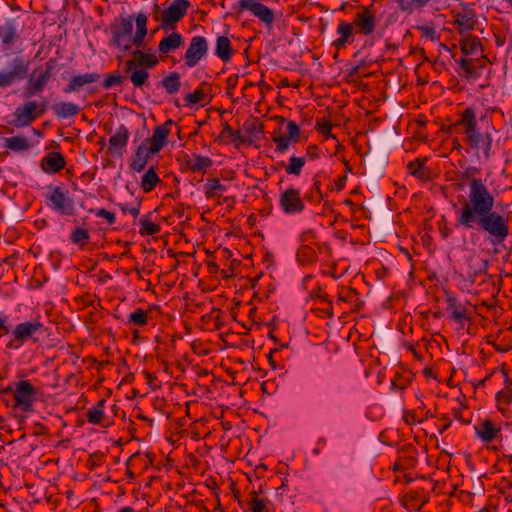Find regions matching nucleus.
Listing matches in <instances>:
<instances>
[{
	"label": "nucleus",
	"instance_id": "f257e3e1",
	"mask_svg": "<svg viewBox=\"0 0 512 512\" xmlns=\"http://www.w3.org/2000/svg\"><path fill=\"white\" fill-rule=\"evenodd\" d=\"M494 193L470 204L455 206L458 227L480 232L484 240L498 253L511 234L510 215L495 209Z\"/></svg>",
	"mask_w": 512,
	"mask_h": 512
},
{
	"label": "nucleus",
	"instance_id": "f03ea898",
	"mask_svg": "<svg viewBox=\"0 0 512 512\" xmlns=\"http://www.w3.org/2000/svg\"><path fill=\"white\" fill-rule=\"evenodd\" d=\"M147 16L139 13L135 18L136 32L133 34V17L120 16L110 24V40L109 44L115 49L128 52L132 46L142 48L144 46L145 37L148 33Z\"/></svg>",
	"mask_w": 512,
	"mask_h": 512
},
{
	"label": "nucleus",
	"instance_id": "7ed1b4c3",
	"mask_svg": "<svg viewBox=\"0 0 512 512\" xmlns=\"http://www.w3.org/2000/svg\"><path fill=\"white\" fill-rule=\"evenodd\" d=\"M464 135V143L476 152L478 158L488 160L491 157L492 135L489 131H482L478 126L476 113L473 107H467L454 124Z\"/></svg>",
	"mask_w": 512,
	"mask_h": 512
},
{
	"label": "nucleus",
	"instance_id": "20e7f679",
	"mask_svg": "<svg viewBox=\"0 0 512 512\" xmlns=\"http://www.w3.org/2000/svg\"><path fill=\"white\" fill-rule=\"evenodd\" d=\"M459 47L464 57H461L456 62L463 70L464 77L473 78L476 69L474 62L480 59H483L484 62L488 61L484 55L481 41L473 34L464 35L459 40Z\"/></svg>",
	"mask_w": 512,
	"mask_h": 512
},
{
	"label": "nucleus",
	"instance_id": "39448f33",
	"mask_svg": "<svg viewBox=\"0 0 512 512\" xmlns=\"http://www.w3.org/2000/svg\"><path fill=\"white\" fill-rule=\"evenodd\" d=\"M480 174L481 168L476 166H467L461 172L459 180L462 184H468V192L467 196L460 202V205L470 204L493 193L485 181L479 177Z\"/></svg>",
	"mask_w": 512,
	"mask_h": 512
},
{
	"label": "nucleus",
	"instance_id": "423d86ee",
	"mask_svg": "<svg viewBox=\"0 0 512 512\" xmlns=\"http://www.w3.org/2000/svg\"><path fill=\"white\" fill-rule=\"evenodd\" d=\"M45 332L44 324L38 320L25 321L18 323L11 331V339L7 343L8 349H19L27 341L37 342V335H42Z\"/></svg>",
	"mask_w": 512,
	"mask_h": 512
},
{
	"label": "nucleus",
	"instance_id": "0eeeda50",
	"mask_svg": "<svg viewBox=\"0 0 512 512\" xmlns=\"http://www.w3.org/2000/svg\"><path fill=\"white\" fill-rule=\"evenodd\" d=\"M450 16L451 24L460 36L472 34L478 25V16L468 3H460L458 8L451 10Z\"/></svg>",
	"mask_w": 512,
	"mask_h": 512
},
{
	"label": "nucleus",
	"instance_id": "6e6552de",
	"mask_svg": "<svg viewBox=\"0 0 512 512\" xmlns=\"http://www.w3.org/2000/svg\"><path fill=\"white\" fill-rule=\"evenodd\" d=\"M48 109V102L29 100L19 105L13 113V124L16 127L30 125L36 119L42 117Z\"/></svg>",
	"mask_w": 512,
	"mask_h": 512
},
{
	"label": "nucleus",
	"instance_id": "1a4fd4ad",
	"mask_svg": "<svg viewBox=\"0 0 512 512\" xmlns=\"http://www.w3.org/2000/svg\"><path fill=\"white\" fill-rule=\"evenodd\" d=\"M56 61L49 59L44 66L37 67L24 86L25 95L32 97L42 92L53 76Z\"/></svg>",
	"mask_w": 512,
	"mask_h": 512
},
{
	"label": "nucleus",
	"instance_id": "9d476101",
	"mask_svg": "<svg viewBox=\"0 0 512 512\" xmlns=\"http://www.w3.org/2000/svg\"><path fill=\"white\" fill-rule=\"evenodd\" d=\"M48 189L45 195L46 206L60 215L73 216L75 205L73 199L68 196V192L57 185L49 186Z\"/></svg>",
	"mask_w": 512,
	"mask_h": 512
},
{
	"label": "nucleus",
	"instance_id": "9b49d317",
	"mask_svg": "<svg viewBox=\"0 0 512 512\" xmlns=\"http://www.w3.org/2000/svg\"><path fill=\"white\" fill-rule=\"evenodd\" d=\"M36 397L37 389L28 380H20L15 383L13 389L14 408L22 412H31Z\"/></svg>",
	"mask_w": 512,
	"mask_h": 512
},
{
	"label": "nucleus",
	"instance_id": "f8f14e48",
	"mask_svg": "<svg viewBox=\"0 0 512 512\" xmlns=\"http://www.w3.org/2000/svg\"><path fill=\"white\" fill-rule=\"evenodd\" d=\"M146 52L140 48L131 52L132 59L125 61L124 72L128 75L130 81L135 87H142L148 82L149 72L146 69L139 67L140 61L143 59Z\"/></svg>",
	"mask_w": 512,
	"mask_h": 512
},
{
	"label": "nucleus",
	"instance_id": "ddd939ff",
	"mask_svg": "<svg viewBox=\"0 0 512 512\" xmlns=\"http://www.w3.org/2000/svg\"><path fill=\"white\" fill-rule=\"evenodd\" d=\"M353 27H356V32L364 36H371L377 27L376 12L372 6H361L355 13Z\"/></svg>",
	"mask_w": 512,
	"mask_h": 512
},
{
	"label": "nucleus",
	"instance_id": "4468645a",
	"mask_svg": "<svg viewBox=\"0 0 512 512\" xmlns=\"http://www.w3.org/2000/svg\"><path fill=\"white\" fill-rule=\"evenodd\" d=\"M190 7L188 0H173L172 3L162 12L161 27L165 30H173L187 13Z\"/></svg>",
	"mask_w": 512,
	"mask_h": 512
},
{
	"label": "nucleus",
	"instance_id": "2eb2a0df",
	"mask_svg": "<svg viewBox=\"0 0 512 512\" xmlns=\"http://www.w3.org/2000/svg\"><path fill=\"white\" fill-rule=\"evenodd\" d=\"M29 62L22 57H16L11 62L9 71H0V88H6L16 81L27 78Z\"/></svg>",
	"mask_w": 512,
	"mask_h": 512
},
{
	"label": "nucleus",
	"instance_id": "dca6fc26",
	"mask_svg": "<svg viewBox=\"0 0 512 512\" xmlns=\"http://www.w3.org/2000/svg\"><path fill=\"white\" fill-rule=\"evenodd\" d=\"M279 206L285 214H299L305 209V202L299 189L288 188L279 195Z\"/></svg>",
	"mask_w": 512,
	"mask_h": 512
},
{
	"label": "nucleus",
	"instance_id": "f3484780",
	"mask_svg": "<svg viewBox=\"0 0 512 512\" xmlns=\"http://www.w3.org/2000/svg\"><path fill=\"white\" fill-rule=\"evenodd\" d=\"M235 9L238 12H243L245 10L250 11L267 26H271L275 19L274 11L257 0H240L237 6H235Z\"/></svg>",
	"mask_w": 512,
	"mask_h": 512
},
{
	"label": "nucleus",
	"instance_id": "a211bd4d",
	"mask_svg": "<svg viewBox=\"0 0 512 512\" xmlns=\"http://www.w3.org/2000/svg\"><path fill=\"white\" fill-rule=\"evenodd\" d=\"M207 52L208 43L206 38L203 36L192 37L184 55L185 65L189 68L195 67L206 56Z\"/></svg>",
	"mask_w": 512,
	"mask_h": 512
},
{
	"label": "nucleus",
	"instance_id": "6ab92c4d",
	"mask_svg": "<svg viewBox=\"0 0 512 512\" xmlns=\"http://www.w3.org/2000/svg\"><path fill=\"white\" fill-rule=\"evenodd\" d=\"M172 126H176L177 133L181 132V128L177 126L171 119H168L161 125L155 126L152 137L145 141L149 143L148 147L150 148V152L157 153L164 147V145L167 143V138L171 132Z\"/></svg>",
	"mask_w": 512,
	"mask_h": 512
},
{
	"label": "nucleus",
	"instance_id": "aec40b11",
	"mask_svg": "<svg viewBox=\"0 0 512 512\" xmlns=\"http://www.w3.org/2000/svg\"><path fill=\"white\" fill-rule=\"evenodd\" d=\"M446 301V309L449 313V318L463 328L466 322L471 320V312L467 308L466 304L458 302L453 295H448Z\"/></svg>",
	"mask_w": 512,
	"mask_h": 512
},
{
	"label": "nucleus",
	"instance_id": "412c9836",
	"mask_svg": "<svg viewBox=\"0 0 512 512\" xmlns=\"http://www.w3.org/2000/svg\"><path fill=\"white\" fill-rule=\"evenodd\" d=\"M129 136L128 129L124 125L119 126L109 138L108 154L113 157H121L126 152Z\"/></svg>",
	"mask_w": 512,
	"mask_h": 512
},
{
	"label": "nucleus",
	"instance_id": "4be33fe9",
	"mask_svg": "<svg viewBox=\"0 0 512 512\" xmlns=\"http://www.w3.org/2000/svg\"><path fill=\"white\" fill-rule=\"evenodd\" d=\"M488 261L484 259H470L468 278L471 283H476L478 280L480 284H490L493 282L492 276L486 271Z\"/></svg>",
	"mask_w": 512,
	"mask_h": 512
},
{
	"label": "nucleus",
	"instance_id": "5701e85b",
	"mask_svg": "<svg viewBox=\"0 0 512 512\" xmlns=\"http://www.w3.org/2000/svg\"><path fill=\"white\" fill-rule=\"evenodd\" d=\"M429 502V495L422 489L410 490L401 498V505L409 511H418Z\"/></svg>",
	"mask_w": 512,
	"mask_h": 512
},
{
	"label": "nucleus",
	"instance_id": "b1692460",
	"mask_svg": "<svg viewBox=\"0 0 512 512\" xmlns=\"http://www.w3.org/2000/svg\"><path fill=\"white\" fill-rule=\"evenodd\" d=\"M204 194L207 199L218 198V204L231 202V205L234 200L232 197H223L222 193L227 190V187L221 183V181L217 178H209L206 180V183L203 186Z\"/></svg>",
	"mask_w": 512,
	"mask_h": 512
},
{
	"label": "nucleus",
	"instance_id": "393cba45",
	"mask_svg": "<svg viewBox=\"0 0 512 512\" xmlns=\"http://www.w3.org/2000/svg\"><path fill=\"white\" fill-rule=\"evenodd\" d=\"M336 33L338 37L333 40L332 46L337 50L345 48L348 44H352L355 38L354 27L351 22L340 21L338 23Z\"/></svg>",
	"mask_w": 512,
	"mask_h": 512
},
{
	"label": "nucleus",
	"instance_id": "a878e982",
	"mask_svg": "<svg viewBox=\"0 0 512 512\" xmlns=\"http://www.w3.org/2000/svg\"><path fill=\"white\" fill-rule=\"evenodd\" d=\"M66 161L60 152L47 153L40 162L41 169L47 174H56L65 168Z\"/></svg>",
	"mask_w": 512,
	"mask_h": 512
},
{
	"label": "nucleus",
	"instance_id": "bb28decb",
	"mask_svg": "<svg viewBox=\"0 0 512 512\" xmlns=\"http://www.w3.org/2000/svg\"><path fill=\"white\" fill-rule=\"evenodd\" d=\"M100 77V74L95 72L75 75L71 78L69 83L63 88V92L66 94L77 92L85 85L97 82L100 79Z\"/></svg>",
	"mask_w": 512,
	"mask_h": 512
},
{
	"label": "nucleus",
	"instance_id": "cd10ccee",
	"mask_svg": "<svg viewBox=\"0 0 512 512\" xmlns=\"http://www.w3.org/2000/svg\"><path fill=\"white\" fill-rule=\"evenodd\" d=\"M106 400L100 399L95 405L90 407L86 412V419L88 423L93 425H101L102 427H108L111 422L104 423L106 419L105 415Z\"/></svg>",
	"mask_w": 512,
	"mask_h": 512
},
{
	"label": "nucleus",
	"instance_id": "c85d7f7f",
	"mask_svg": "<svg viewBox=\"0 0 512 512\" xmlns=\"http://www.w3.org/2000/svg\"><path fill=\"white\" fill-rule=\"evenodd\" d=\"M477 436L483 442L493 441L501 432V428L496 426L491 420H485L475 427Z\"/></svg>",
	"mask_w": 512,
	"mask_h": 512
},
{
	"label": "nucleus",
	"instance_id": "c756f323",
	"mask_svg": "<svg viewBox=\"0 0 512 512\" xmlns=\"http://www.w3.org/2000/svg\"><path fill=\"white\" fill-rule=\"evenodd\" d=\"M18 36L17 24L14 19H7L0 25V39L3 45L14 44Z\"/></svg>",
	"mask_w": 512,
	"mask_h": 512
},
{
	"label": "nucleus",
	"instance_id": "7c9ffc66",
	"mask_svg": "<svg viewBox=\"0 0 512 512\" xmlns=\"http://www.w3.org/2000/svg\"><path fill=\"white\" fill-rule=\"evenodd\" d=\"M182 44V35L178 32H172L159 42L158 51L162 54H169L178 49Z\"/></svg>",
	"mask_w": 512,
	"mask_h": 512
},
{
	"label": "nucleus",
	"instance_id": "2f4dec72",
	"mask_svg": "<svg viewBox=\"0 0 512 512\" xmlns=\"http://www.w3.org/2000/svg\"><path fill=\"white\" fill-rule=\"evenodd\" d=\"M427 161V158H416L415 160L409 162L407 164V169L409 173L422 180V181H428L431 179V172L430 170L425 166V162Z\"/></svg>",
	"mask_w": 512,
	"mask_h": 512
},
{
	"label": "nucleus",
	"instance_id": "473e14b6",
	"mask_svg": "<svg viewBox=\"0 0 512 512\" xmlns=\"http://www.w3.org/2000/svg\"><path fill=\"white\" fill-rule=\"evenodd\" d=\"M153 154H155V152H150V148L146 145V143H142L138 146L135 152L133 161L131 163V168L136 172L144 170L150 156Z\"/></svg>",
	"mask_w": 512,
	"mask_h": 512
},
{
	"label": "nucleus",
	"instance_id": "72a5a7b5",
	"mask_svg": "<svg viewBox=\"0 0 512 512\" xmlns=\"http://www.w3.org/2000/svg\"><path fill=\"white\" fill-rule=\"evenodd\" d=\"M54 114L58 118L68 119L79 114L80 108L72 102H59L52 106Z\"/></svg>",
	"mask_w": 512,
	"mask_h": 512
},
{
	"label": "nucleus",
	"instance_id": "f704fd0d",
	"mask_svg": "<svg viewBox=\"0 0 512 512\" xmlns=\"http://www.w3.org/2000/svg\"><path fill=\"white\" fill-rule=\"evenodd\" d=\"M159 85L166 91L167 94H176L181 87L180 74L178 72H170L168 75L161 79Z\"/></svg>",
	"mask_w": 512,
	"mask_h": 512
},
{
	"label": "nucleus",
	"instance_id": "c9c22d12",
	"mask_svg": "<svg viewBox=\"0 0 512 512\" xmlns=\"http://www.w3.org/2000/svg\"><path fill=\"white\" fill-rule=\"evenodd\" d=\"M231 41L226 36H219L216 41L215 54L223 61L228 62L233 55Z\"/></svg>",
	"mask_w": 512,
	"mask_h": 512
},
{
	"label": "nucleus",
	"instance_id": "e433bc0d",
	"mask_svg": "<svg viewBox=\"0 0 512 512\" xmlns=\"http://www.w3.org/2000/svg\"><path fill=\"white\" fill-rule=\"evenodd\" d=\"M212 165V159L202 155H193L192 158L186 161L187 168L192 172H205Z\"/></svg>",
	"mask_w": 512,
	"mask_h": 512
},
{
	"label": "nucleus",
	"instance_id": "4c0bfd02",
	"mask_svg": "<svg viewBox=\"0 0 512 512\" xmlns=\"http://www.w3.org/2000/svg\"><path fill=\"white\" fill-rule=\"evenodd\" d=\"M4 146L10 150L21 152L30 147L29 141L24 136H12L4 139Z\"/></svg>",
	"mask_w": 512,
	"mask_h": 512
},
{
	"label": "nucleus",
	"instance_id": "58836bf2",
	"mask_svg": "<svg viewBox=\"0 0 512 512\" xmlns=\"http://www.w3.org/2000/svg\"><path fill=\"white\" fill-rule=\"evenodd\" d=\"M160 178L155 172L154 168L151 167L148 171L142 176L141 180V188L144 192L152 191L156 185L159 183Z\"/></svg>",
	"mask_w": 512,
	"mask_h": 512
},
{
	"label": "nucleus",
	"instance_id": "ea45409f",
	"mask_svg": "<svg viewBox=\"0 0 512 512\" xmlns=\"http://www.w3.org/2000/svg\"><path fill=\"white\" fill-rule=\"evenodd\" d=\"M306 163L305 157L291 156L288 164L285 166V172L288 175L299 176Z\"/></svg>",
	"mask_w": 512,
	"mask_h": 512
},
{
	"label": "nucleus",
	"instance_id": "a19ab883",
	"mask_svg": "<svg viewBox=\"0 0 512 512\" xmlns=\"http://www.w3.org/2000/svg\"><path fill=\"white\" fill-rule=\"evenodd\" d=\"M139 233L142 236H151L160 232L161 227L159 224L150 221L147 217H143L139 221Z\"/></svg>",
	"mask_w": 512,
	"mask_h": 512
},
{
	"label": "nucleus",
	"instance_id": "79ce46f5",
	"mask_svg": "<svg viewBox=\"0 0 512 512\" xmlns=\"http://www.w3.org/2000/svg\"><path fill=\"white\" fill-rule=\"evenodd\" d=\"M89 238L88 230L81 227H76L70 234L71 242L80 246L86 245Z\"/></svg>",
	"mask_w": 512,
	"mask_h": 512
},
{
	"label": "nucleus",
	"instance_id": "37998d69",
	"mask_svg": "<svg viewBox=\"0 0 512 512\" xmlns=\"http://www.w3.org/2000/svg\"><path fill=\"white\" fill-rule=\"evenodd\" d=\"M128 323L136 326H144L148 323V312L142 308H137L128 316Z\"/></svg>",
	"mask_w": 512,
	"mask_h": 512
},
{
	"label": "nucleus",
	"instance_id": "c03bdc74",
	"mask_svg": "<svg viewBox=\"0 0 512 512\" xmlns=\"http://www.w3.org/2000/svg\"><path fill=\"white\" fill-rule=\"evenodd\" d=\"M315 258H316V253L309 246L302 245L298 248L297 259L301 264L306 265L307 263L313 261Z\"/></svg>",
	"mask_w": 512,
	"mask_h": 512
},
{
	"label": "nucleus",
	"instance_id": "a18cd8bd",
	"mask_svg": "<svg viewBox=\"0 0 512 512\" xmlns=\"http://www.w3.org/2000/svg\"><path fill=\"white\" fill-rule=\"evenodd\" d=\"M228 137H230V141H232V142H234V141L244 142L245 141L244 138L241 136L240 131H234L227 122H224L223 129L220 134V139L227 140Z\"/></svg>",
	"mask_w": 512,
	"mask_h": 512
},
{
	"label": "nucleus",
	"instance_id": "49530a36",
	"mask_svg": "<svg viewBox=\"0 0 512 512\" xmlns=\"http://www.w3.org/2000/svg\"><path fill=\"white\" fill-rule=\"evenodd\" d=\"M399 7L403 11L421 9L425 7L430 0H397Z\"/></svg>",
	"mask_w": 512,
	"mask_h": 512
},
{
	"label": "nucleus",
	"instance_id": "de8ad7c7",
	"mask_svg": "<svg viewBox=\"0 0 512 512\" xmlns=\"http://www.w3.org/2000/svg\"><path fill=\"white\" fill-rule=\"evenodd\" d=\"M273 142L275 143V151L283 153L289 149L290 142H292L286 135L273 136Z\"/></svg>",
	"mask_w": 512,
	"mask_h": 512
},
{
	"label": "nucleus",
	"instance_id": "09e8293b",
	"mask_svg": "<svg viewBox=\"0 0 512 512\" xmlns=\"http://www.w3.org/2000/svg\"><path fill=\"white\" fill-rule=\"evenodd\" d=\"M496 400L499 405V409L503 411L502 404L509 405L512 403V389L507 387L500 390L496 395Z\"/></svg>",
	"mask_w": 512,
	"mask_h": 512
},
{
	"label": "nucleus",
	"instance_id": "8fccbe9b",
	"mask_svg": "<svg viewBox=\"0 0 512 512\" xmlns=\"http://www.w3.org/2000/svg\"><path fill=\"white\" fill-rule=\"evenodd\" d=\"M205 99V93L203 89L198 88L192 93H188L185 96L186 105H195L202 102Z\"/></svg>",
	"mask_w": 512,
	"mask_h": 512
},
{
	"label": "nucleus",
	"instance_id": "3c124183",
	"mask_svg": "<svg viewBox=\"0 0 512 512\" xmlns=\"http://www.w3.org/2000/svg\"><path fill=\"white\" fill-rule=\"evenodd\" d=\"M417 29L421 32L422 37L430 39L431 41H436L439 38L435 27L431 24L417 26Z\"/></svg>",
	"mask_w": 512,
	"mask_h": 512
},
{
	"label": "nucleus",
	"instance_id": "603ef678",
	"mask_svg": "<svg viewBox=\"0 0 512 512\" xmlns=\"http://www.w3.org/2000/svg\"><path fill=\"white\" fill-rule=\"evenodd\" d=\"M159 63L157 56L153 53H147L144 55L143 59L140 61L139 67L146 69H152L156 67Z\"/></svg>",
	"mask_w": 512,
	"mask_h": 512
},
{
	"label": "nucleus",
	"instance_id": "864d4df0",
	"mask_svg": "<svg viewBox=\"0 0 512 512\" xmlns=\"http://www.w3.org/2000/svg\"><path fill=\"white\" fill-rule=\"evenodd\" d=\"M123 82V77L119 75L118 73H109L105 76V79L103 81V88L104 89H110L111 87L115 85H119Z\"/></svg>",
	"mask_w": 512,
	"mask_h": 512
},
{
	"label": "nucleus",
	"instance_id": "5fc2aeb1",
	"mask_svg": "<svg viewBox=\"0 0 512 512\" xmlns=\"http://www.w3.org/2000/svg\"><path fill=\"white\" fill-rule=\"evenodd\" d=\"M287 134L286 135L292 142L296 143L300 138V127L294 121L287 122Z\"/></svg>",
	"mask_w": 512,
	"mask_h": 512
},
{
	"label": "nucleus",
	"instance_id": "6e6d98bb",
	"mask_svg": "<svg viewBox=\"0 0 512 512\" xmlns=\"http://www.w3.org/2000/svg\"><path fill=\"white\" fill-rule=\"evenodd\" d=\"M90 213H95L96 217L105 219L109 225H113L116 221V216L113 212H110L106 209H98L94 211L93 209L89 210Z\"/></svg>",
	"mask_w": 512,
	"mask_h": 512
},
{
	"label": "nucleus",
	"instance_id": "4d7b16f0",
	"mask_svg": "<svg viewBox=\"0 0 512 512\" xmlns=\"http://www.w3.org/2000/svg\"><path fill=\"white\" fill-rule=\"evenodd\" d=\"M140 206H141V202L140 200H137L136 201V204L134 206H128L127 204H124V203H119L118 204V207L120 208V210L122 211V213L126 214V213H130L134 218H137L140 214Z\"/></svg>",
	"mask_w": 512,
	"mask_h": 512
},
{
	"label": "nucleus",
	"instance_id": "13d9d810",
	"mask_svg": "<svg viewBox=\"0 0 512 512\" xmlns=\"http://www.w3.org/2000/svg\"><path fill=\"white\" fill-rule=\"evenodd\" d=\"M250 509L252 512H268L266 507V500L258 499L256 496H254L250 500Z\"/></svg>",
	"mask_w": 512,
	"mask_h": 512
},
{
	"label": "nucleus",
	"instance_id": "bf43d9fd",
	"mask_svg": "<svg viewBox=\"0 0 512 512\" xmlns=\"http://www.w3.org/2000/svg\"><path fill=\"white\" fill-rule=\"evenodd\" d=\"M316 129L319 131V133L327 138L333 137L331 133L332 124L328 120L318 121L316 124Z\"/></svg>",
	"mask_w": 512,
	"mask_h": 512
},
{
	"label": "nucleus",
	"instance_id": "052dcab7",
	"mask_svg": "<svg viewBox=\"0 0 512 512\" xmlns=\"http://www.w3.org/2000/svg\"><path fill=\"white\" fill-rule=\"evenodd\" d=\"M357 294L356 290L353 288H348L343 290L338 295V301H349L353 296Z\"/></svg>",
	"mask_w": 512,
	"mask_h": 512
},
{
	"label": "nucleus",
	"instance_id": "680f3d73",
	"mask_svg": "<svg viewBox=\"0 0 512 512\" xmlns=\"http://www.w3.org/2000/svg\"><path fill=\"white\" fill-rule=\"evenodd\" d=\"M0 331L2 334L10 333V327L8 325V315L0 313Z\"/></svg>",
	"mask_w": 512,
	"mask_h": 512
},
{
	"label": "nucleus",
	"instance_id": "e2e57ef3",
	"mask_svg": "<svg viewBox=\"0 0 512 512\" xmlns=\"http://www.w3.org/2000/svg\"><path fill=\"white\" fill-rule=\"evenodd\" d=\"M306 154L310 159H316L319 156V148L316 145H309L306 148Z\"/></svg>",
	"mask_w": 512,
	"mask_h": 512
},
{
	"label": "nucleus",
	"instance_id": "0e129e2a",
	"mask_svg": "<svg viewBox=\"0 0 512 512\" xmlns=\"http://www.w3.org/2000/svg\"><path fill=\"white\" fill-rule=\"evenodd\" d=\"M412 53L422 58L423 61H430L429 58L426 56V52L423 48H413Z\"/></svg>",
	"mask_w": 512,
	"mask_h": 512
},
{
	"label": "nucleus",
	"instance_id": "69168bd1",
	"mask_svg": "<svg viewBox=\"0 0 512 512\" xmlns=\"http://www.w3.org/2000/svg\"><path fill=\"white\" fill-rule=\"evenodd\" d=\"M346 176H340L338 179L335 180V189L337 191H340L344 188L346 184Z\"/></svg>",
	"mask_w": 512,
	"mask_h": 512
},
{
	"label": "nucleus",
	"instance_id": "338daca9",
	"mask_svg": "<svg viewBox=\"0 0 512 512\" xmlns=\"http://www.w3.org/2000/svg\"><path fill=\"white\" fill-rule=\"evenodd\" d=\"M403 419L404 421L408 424V425H412V424H415L416 423V418H415V415L414 413H411V412H406L403 416Z\"/></svg>",
	"mask_w": 512,
	"mask_h": 512
},
{
	"label": "nucleus",
	"instance_id": "774afa93",
	"mask_svg": "<svg viewBox=\"0 0 512 512\" xmlns=\"http://www.w3.org/2000/svg\"><path fill=\"white\" fill-rule=\"evenodd\" d=\"M321 182L319 180H317V178L315 177L314 178V183H313V186H312V191H315L319 197L321 198L322 197V192H321Z\"/></svg>",
	"mask_w": 512,
	"mask_h": 512
}]
</instances>
